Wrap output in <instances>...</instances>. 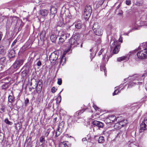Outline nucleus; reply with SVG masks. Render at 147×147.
Listing matches in <instances>:
<instances>
[{
	"label": "nucleus",
	"instance_id": "1",
	"mask_svg": "<svg viewBox=\"0 0 147 147\" xmlns=\"http://www.w3.org/2000/svg\"><path fill=\"white\" fill-rule=\"evenodd\" d=\"M140 50L137 54L138 58L140 59H144L147 57V42L140 45L138 47Z\"/></svg>",
	"mask_w": 147,
	"mask_h": 147
},
{
	"label": "nucleus",
	"instance_id": "2",
	"mask_svg": "<svg viewBox=\"0 0 147 147\" xmlns=\"http://www.w3.org/2000/svg\"><path fill=\"white\" fill-rule=\"evenodd\" d=\"M80 36L79 34H77L73 36L70 38L69 43L71 47H76L79 44L80 42Z\"/></svg>",
	"mask_w": 147,
	"mask_h": 147
},
{
	"label": "nucleus",
	"instance_id": "3",
	"mask_svg": "<svg viewBox=\"0 0 147 147\" xmlns=\"http://www.w3.org/2000/svg\"><path fill=\"white\" fill-rule=\"evenodd\" d=\"M83 111L82 110L78 111L75 113L74 117H73L69 118L67 122L68 125H71L72 124V123H71V122L72 121V119H73V118L74 121H75L77 122H79L78 121L77 119L80 118V117L78 116L82 113H83Z\"/></svg>",
	"mask_w": 147,
	"mask_h": 147
},
{
	"label": "nucleus",
	"instance_id": "4",
	"mask_svg": "<svg viewBox=\"0 0 147 147\" xmlns=\"http://www.w3.org/2000/svg\"><path fill=\"white\" fill-rule=\"evenodd\" d=\"M92 13V9L91 6L89 5H87L85 7L84 16L85 20H87L90 16Z\"/></svg>",
	"mask_w": 147,
	"mask_h": 147
},
{
	"label": "nucleus",
	"instance_id": "5",
	"mask_svg": "<svg viewBox=\"0 0 147 147\" xmlns=\"http://www.w3.org/2000/svg\"><path fill=\"white\" fill-rule=\"evenodd\" d=\"M147 74H144L142 76H140L139 75H135L133 76L128 78L129 79L131 80V81H135L136 80L137 81H142L143 80L145 77L146 76Z\"/></svg>",
	"mask_w": 147,
	"mask_h": 147
},
{
	"label": "nucleus",
	"instance_id": "6",
	"mask_svg": "<svg viewBox=\"0 0 147 147\" xmlns=\"http://www.w3.org/2000/svg\"><path fill=\"white\" fill-rule=\"evenodd\" d=\"M24 63V60L22 59H17L12 65V66L15 69H18L22 66Z\"/></svg>",
	"mask_w": 147,
	"mask_h": 147
},
{
	"label": "nucleus",
	"instance_id": "7",
	"mask_svg": "<svg viewBox=\"0 0 147 147\" xmlns=\"http://www.w3.org/2000/svg\"><path fill=\"white\" fill-rule=\"evenodd\" d=\"M58 57L57 52L54 51L49 56V59L51 63H54L57 60Z\"/></svg>",
	"mask_w": 147,
	"mask_h": 147
},
{
	"label": "nucleus",
	"instance_id": "8",
	"mask_svg": "<svg viewBox=\"0 0 147 147\" xmlns=\"http://www.w3.org/2000/svg\"><path fill=\"white\" fill-rule=\"evenodd\" d=\"M147 129V117H145L140 126V132Z\"/></svg>",
	"mask_w": 147,
	"mask_h": 147
},
{
	"label": "nucleus",
	"instance_id": "9",
	"mask_svg": "<svg viewBox=\"0 0 147 147\" xmlns=\"http://www.w3.org/2000/svg\"><path fill=\"white\" fill-rule=\"evenodd\" d=\"M69 36V34L63 32L61 34L60 37L59 39V42L61 43L63 42Z\"/></svg>",
	"mask_w": 147,
	"mask_h": 147
},
{
	"label": "nucleus",
	"instance_id": "10",
	"mask_svg": "<svg viewBox=\"0 0 147 147\" xmlns=\"http://www.w3.org/2000/svg\"><path fill=\"white\" fill-rule=\"evenodd\" d=\"M115 119L116 117L114 115H110L106 117L105 121L107 123H112Z\"/></svg>",
	"mask_w": 147,
	"mask_h": 147
},
{
	"label": "nucleus",
	"instance_id": "11",
	"mask_svg": "<svg viewBox=\"0 0 147 147\" xmlns=\"http://www.w3.org/2000/svg\"><path fill=\"white\" fill-rule=\"evenodd\" d=\"M91 123L92 125L98 127L102 128L104 126V124L102 122L96 120L92 121Z\"/></svg>",
	"mask_w": 147,
	"mask_h": 147
},
{
	"label": "nucleus",
	"instance_id": "12",
	"mask_svg": "<svg viewBox=\"0 0 147 147\" xmlns=\"http://www.w3.org/2000/svg\"><path fill=\"white\" fill-rule=\"evenodd\" d=\"M75 27L78 29L82 28L83 26V24L81 21L77 20L74 23Z\"/></svg>",
	"mask_w": 147,
	"mask_h": 147
},
{
	"label": "nucleus",
	"instance_id": "13",
	"mask_svg": "<svg viewBox=\"0 0 147 147\" xmlns=\"http://www.w3.org/2000/svg\"><path fill=\"white\" fill-rule=\"evenodd\" d=\"M123 121H121L117 123H116L114 126V128L115 129H120L123 126Z\"/></svg>",
	"mask_w": 147,
	"mask_h": 147
},
{
	"label": "nucleus",
	"instance_id": "14",
	"mask_svg": "<svg viewBox=\"0 0 147 147\" xmlns=\"http://www.w3.org/2000/svg\"><path fill=\"white\" fill-rule=\"evenodd\" d=\"M129 55H127L123 56L122 57H119L117 59V61H118L120 62L123 61H127L129 59Z\"/></svg>",
	"mask_w": 147,
	"mask_h": 147
},
{
	"label": "nucleus",
	"instance_id": "15",
	"mask_svg": "<svg viewBox=\"0 0 147 147\" xmlns=\"http://www.w3.org/2000/svg\"><path fill=\"white\" fill-rule=\"evenodd\" d=\"M14 96L13 93L12 91H11L10 95H9L8 97V102L12 103L14 101Z\"/></svg>",
	"mask_w": 147,
	"mask_h": 147
},
{
	"label": "nucleus",
	"instance_id": "16",
	"mask_svg": "<svg viewBox=\"0 0 147 147\" xmlns=\"http://www.w3.org/2000/svg\"><path fill=\"white\" fill-rule=\"evenodd\" d=\"M15 51L13 49L9 50L8 56L10 58L13 57L15 56Z\"/></svg>",
	"mask_w": 147,
	"mask_h": 147
},
{
	"label": "nucleus",
	"instance_id": "17",
	"mask_svg": "<svg viewBox=\"0 0 147 147\" xmlns=\"http://www.w3.org/2000/svg\"><path fill=\"white\" fill-rule=\"evenodd\" d=\"M49 12L48 10L42 9L40 11V14L43 16H46Z\"/></svg>",
	"mask_w": 147,
	"mask_h": 147
},
{
	"label": "nucleus",
	"instance_id": "18",
	"mask_svg": "<svg viewBox=\"0 0 147 147\" xmlns=\"http://www.w3.org/2000/svg\"><path fill=\"white\" fill-rule=\"evenodd\" d=\"M99 27L98 23H94L92 27V30L94 32H95L96 31V30H98Z\"/></svg>",
	"mask_w": 147,
	"mask_h": 147
},
{
	"label": "nucleus",
	"instance_id": "19",
	"mask_svg": "<svg viewBox=\"0 0 147 147\" xmlns=\"http://www.w3.org/2000/svg\"><path fill=\"white\" fill-rule=\"evenodd\" d=\"M50 11L51 13L52 14H55L57 12L56 8L55 7H53V6H51Z\"/></svg>",
	"mask_w": 147,
	"mask_h": 147
},
{
	"label": "nucleus",
	"instance_id": "20",
	"mask_svg": "<svg viewBox=\"0 0 147 147\" xmlns=\"http://www.w3.org/2000/svg\"><path fill=\"white\" fill-rule=\"evenodd\" d=\"M94 32L96 35L100 36L102 34L103 31L101 29L99 28L98 30H96V31Z\"/></svg>",
	"mask_w": 147,
	"mask_h": 147
},
{
	"label": "nucleus",
	"instance_id": "21",
	"mask_svg": "<svg viewBox=\"0 0 147 147\" xmlns=\"http://www.w3.org/2000/svg\"><path fill=\"white\" fill-rule=\"evenodd\" d=\"M122 84H121L119 86V87H117L115 88L116 89L115 90L114 92L113 93V96H114L115 95L117 94L119 92V90H118L119 89V88H121L122 86Z\"/></svg>",
	"mask_w": 147,
	"mask_h": 147
},
{
	"label": "nucleus",
	"instance_id": "22",
	"mask_svg": "<svg viewBox=\"0 0 147 147\" xmlns=\"http://www.w3.org/2000/svg\"><path fill=\"white\" fill-rule=\"evenodd\" d=\"M59 65H63V63H64L65 61V57L63 56L61 58L59 59Z\"/></svg>",
	"mask_w": 147,
	"mask_h": 147
},
{
	"label": "nucleus",
	"instance_id": "23",
	"mask_svg": "<svg viewBox=\"0 0 147 147\" xmlns=\"http://www.w3.org/2000/svg\"><path fill=\"white\" fill-rule=\"evenodd\" d=\"M120 48V47L119 45L116 46L113 51L114 53L115 54L118 53L119 51Z\"/></svg>",
	"mask_w": 147,
	"mask_h": 147
},
{
	"label": "nucleus",
	"instance_id": "24",
	"mask_svg": "<svg viewBox=\"0 0 147 147\" xmlns=\"http://www.w3.org/2000/svg\"><path fill=\"white\" fill-rule=\"evenodd\" d=\"M62 90H62L60 92H59V93L58 94V97L57 99L56 102L58 103V104L59 103L61 102V95H60V94Z\"/></svg>",
	"mask_w": 147,
	"mask_h": 147
},
{
	"label": "nucleus",
	"instance_id": "25",
	"mask_svg": "<svg viewBox=\"0 0 147 147\" xmlns=\"http://www.w3.org/2000/svg\"><path fill=\"white\" fill-rule=\"evenodd\" d=\"M50 38L52 42H54L56 39L57 37L55 35L52 34Z\"/></svg>",
	"mask_w": 147,
	"mask_h": 147
},
{
	"label": "nucleus",
	"instance_id": "26",
	"mask_svg": "<svg viewBox=\"0 0 147 147\" xmlns=\"http://www.w3.org/2000/svg\"><path fill=\"white\" fill-rule=\"evenodd\" d=\"M6 61V58L5 57L1 58L0 59V64L2 65H4Z\"/></svg>",
	"mask_w": 147,
	"mask_h": 147
},
{
	"label": "nucleus",
	"instance_id": "27",
	"mask_svg": "<svg viewBox=\"0 0 147 147\" xmlns=\"http://www.w3.org/2000/svg\"><path fill=\"white\" fill-rule=\"evenodd\" d=\"M9 85L8 84L5 83L2 85L1 88L2 89L5 90L8 88Z\"/></svg>",
	"mask_w": 147,
	"mask_h": 147
},
{
	"label": "nucleus",
	"instance_id": "28",
	"mask_svg": "<svg viewBox=\"0 0 147 147\" xmlns=\"http://www.w3.org/2000/svg\"><path fill=\"white\" fill-rule=\"evenodd\" d=\"M104 141V139L103 137L101 136L99 137L98 140V142L99 143H102Z\"/></svg>",
	"mask_w": 147,
	"mask_h": 147
},
{
	"label": "nucleus",
	"instance_id": "29",
	"mask_svg": "<svg viewBox=\"0 0 147 147\" xmlns=\"http://www.w3.org/2000/svg\"><path fill=\"white\" fill-rule=\"evenodd\" d=\"M100 69L101 71H104L105 73V74L106 75V73L107 71L105 67L103 65H101L100 66Z\"/></svg>",
	"mask_w": 147,
	"mask_h": 147
},
{
	"label": "nucleus",
	"instance_id": "30",
	"mask_svg": "<svg viewBox=\"0 0 147 147\" xmlns=\"http://www.w3.org/2000/svg\"><path fill=\"white\" fill-rule=\"evenodd\" d=\"M40 142L42 143V145L45 143V140L44 136H41L40 138Z\"/></svg>",
	"mask_w": 147,
	"mask_h": 147
},
{
	"label": "nucleus",
	"instance_id": "31",
	"mask_svg": "<svg viewBox=\"0 0 147 147\" xmlns=\"http://www.w3.org/2000/svg\"><path fill=\"white\" fill-rule=\"evenodd\" d=\"M64 125V122L63 121H62L59 123V127L61 129H62L63 128Z\"/></svg>",
	"mask_w": 147,
	"mask_h": 147
},
{
	"label": "nucleus",
	"instance_id": "32",
	"mask_svg": "<svg viewBox=\"0 0 147 147\" xmlns=\"http://www.w3.org/2000/svg\"><path fill=\"white\" fill-rule=\"evenodd\" d=\"M136 84V82H130L128 85V88H131Z\"/></svg>",
	"mask_w": 147,
	"mask_h": 147
},
{
	"label": "nucleus",
	"instance_id": "33",
	"mask_svg": "<svg viewBox=\"0 0 147 147\" xmlns=\"http://www.w3.org/2000/svg\"><path fill=\"white\" fill-rule=\"evenodd\" d=\"M132 26L134 28L133 30H136L138 29V25L136 23H133Z\"/></svg>",
	"mask_w": 147,
	"mask_h": 147
},
{
	"label": "nucleus",
	"instance_id": "34",
	"mask_svg": "<svg viewBox=\"0 0 147 147\" xmlns=\"http://www.w3.org/2000/svg\"><path fill=\"white\" fill-rule=\"evenodd\" d=\"M60 129L58 126V128L57 129L55 133V136L56 137L58 136L60 134V132L59 131V129Z\"/></svg>",
	"mask_w": 147,
	"mask_h": 147
},
{
	"label": "nucleus",
	"instance_id": "35",
	"mask_svg": "<svg viewBox=\"0 0 147 147\" xmlns=\"http://www.w3.org/2000/svg\"><path fill=\"white\" fill-rule=\"evenodd\" d=\"M5 122L6 123L9 125H11L12 124V122L9 121L7 118L5 119Z\"/></svg>",
	"mask_w": 147,
	"mask_h": 147
},
{
	"label": "nucleus",
	"instance_id": "36",
	"mask_svg": "<svg viewBox=\"0 0 147 147\" xmlns=\"http://www.w3.org/2000/svg\"><path fill=\"white\" fill-rule=\"evenodd\" d=\"M141 26H145L146 27H147V22H142L141 23Z\"/></svg>",
	"mask_w": 147,
	"mask_h": 147
},
{
	"label": "nucleus",
	"instance_id": "37",
	"mask_svg": "<svg viewBox=\"0 0 147 147\" xmlns=\"http://www.w3.org/2000/svg\"><path fill=\"white\" fill-rule=\"evenodd\" d=\"M45 31H42L41 32L40 36L41 37H44L45 36Z\"/></svg>",
	"mask_w": 147,
	"mask_h": 147
},
{
	"label": "nucleus",
	"instance_id": "38",
	"mask_svg": "<svg viewBox=\"0 0 147 147\" xmlns=\"http://www.w3.org/2000/svg\"><path fill=\"white\" fill-rule=\"evenodd\" d=\"M60 145L62 146V147H68L67 144L64 142L60 144Z\"/></svg>",
	"mask_w": 147,
	"mask_h": 147
},
{
	"label": "nucleus",
	"instance_id": "39",
	"mask_svg": "<svg viewBox=\"0 0 147 147\" xmlns=\"http://www.w3.org/2000/svg\"><path fill=\"white\" fill-rule=\"evenodd\" d=\"M121 5V3H120L118 5V6L117 7H116V10H115V13H117V12H118V10H119V7H120V5Z\"/></svg>",
	"mask_w": 147,
	"mask_h": 147
},
{
	"label": "nucleus",
	"instance_id": "40",
	"mask_svg": "<svg viewBox=\"0 0 147 147\" xmlns=\"http://www.w3.org/2000/svg\"><path fill=\"white\" fill-rule=\"evenodd\" d=\"M57 84L59 85H61L62 84V80L61 79H58L57 81Z\"/></svg>",
	"mask_w": 147,
	"mask_h": 147
},
{
	"label": "nucleus",
	"instance_id": "41",
	"mask_svg": "<svg viewBox=\"0 0 147 147\" xmlns=\"http://www.w3.org/2000/svg\"><path fill=\"white\" fill-rule=\"evenodd\" d=\"M17 42V40L16 39L15 40H14V41L13 42L11 45V46L12 47H13V46H14L15 45L16 43Z\"/></svg>",
	"mask_w": 147,
	"mask_h": 147
},
{
	"label": "nucleus",
	"instance_id": "42",
	"mask_svg": "<svg viewBox=\"0 0 147 147\" xmlns=\"http://www.w3.org/2000/svg\"><path fill=\"white\" fill-rule=\"evenodd\" d=\"M116 43V42H115V41H111L110 42L111 47H112V46H111V44H112V45H113V46H114V45H115V44Z\"/></svg>",
	"mask_w": 147,
	"mask_h": 147
},
{
	"label": "nucleus",
	"instance_id": "43",
	"mask_svg": "<svg viewBox=\"0 0 147 147\" xmlns=\"http://www.w3.org/2000/svg\"><path fill=\"white\" fill-rule=\"evenodd\" d=\"M125 3L128 5H129L131 4V1L130 0H126L125 1Z\"/></svg>",
	"mask_w": 147,
	"mask_h": 147
},
{
	"label": "nucleus",
	"instance_id": "44",
	"mask_svg": "<svg viewBox=\"0 0 147 147\" xmlns=\"http://www.w3.org/2000/svg\"><path fill=\"white\" fill-rule=\"evenodd\" d=\"M36 65L38 66H41L42 65L41 62L40 61H38L36 63Z\"/></svg>",
	"mask_w": 147,
	"mask_h": 147
},
{
	"label": "nucleus",
	"instance_id": "45",
	"mask_svg": "<svg viewBox=\"0 0 147 147\" xmlns=\"http://www.w3.org/2000/svg\"><path fill=\"white\" fill-rule=\"evenodd\" d=\"M29 102V100L28 98H26L25 101V104L26 106H27V104Z\"/></svg>",
	"mask_w": 147,
	"mask_h": 147
},
{
	"label": "nucleus",
	"instance_id": "46",
	"mask_svg": "<svg viewBox=\"0 0 147 147\" xmlns=\"http://www.w3.org/2000/svg\"><path fill=\"white\" fill-rule=\"evenodd\" d=\"M49 131L48 130L46 132L45 134V136L46 137H47L49 134Z\"/></svg>",
	"mask_w": 147,
	"mask_h": 147
},
{
	"label": "nucleus",
	"instance_id": "47",
	"mask_svg": "<svg viewBox=\"0 0 147 147\" xmlns=\"http://www.w3.org/2000/svg\"><path fill=\"white\" fill-rule=\"evenodd\" d=\"M51 90L52 92L53 93H54L56 92L54 87H53L52 88Z\"/></svg>",
	"mask_w": 147,
	"mask_h": 147
},
{
	"label": "nucleus",
	"instance_id": "48",
	"mask_svg": "<svg viewBox=\"0 0 147 147\" xmlns=\"http://www.w3.org/2000/svg\"><path fill=\"white\" fill-rule=\"evenodd\" d=\"M35 84L36 85L35 86V88H36L38 86V85L39 86H40L41 87V88H42V85L40 84H38L37 82H36V83Z\"/></svg>",
	"mask_w": 147,
	"mask_h": 147
},
{
	"label": "nucleus",
	"instance_id": "49",
	"mask_svg": "<svg viewBox=\"0 0 147 147\" xmlns=\"http://www.w3.org/2000/svg\"><path fill=\"white\" fill-rule=\"evenodd\" d=\"M103 51V49H101L100 51L98 53V56L100 55L102 53V52Z\"/></svg>",
	"mask_w": 147,
	"mask_h": 147
},
{
	"label": "nucleus",
	"instance_id": "50",
	"mask_svg": "<svg viewBox=\"0 0 147 147\" xmlns=\"http://www.w3.org/2000/svg\"><path fill=\"white\" fill-rule=\"evenodd\" d=\"M93 107L96 110H98V107L94 105H93Z\"/></svg>",
	"mask_w": 147,
	"mask_h": 147
},
{
	"label": "nucleus",
	"instance_id": "51",
	"mask_svg": "<svg viewBox=\"0 0 147 147\" xmlns=\"http://www.w3.org/2000/svg\"><path fill=\"white\" fill-rule=\"evenodd\" d=\"M5 109V108L4 107H2L1 108V110L3 112H4Z\"/></svg>",
	"mask_w": 147,
	"mask_h": 147
},
{
	"label": "nucleus",
	"instance_id": "52",
	"mask_svg": "<svg viewBox=\"0 0 147 147\" xmlns=\"http://www.w3.org/2000/svg\"><path fill=\"white\" fill-rule=\"evenodd\" d=\"M96 53L95 54H94V55L93 56V57H92V54H90V58H91V60H92V59H93L94 57H95L96 54Z\"/></svg>",
	"mask_w": 147,
	"mask_h": 147
},
{
	"label": "nucleus",
	"instance_id": "53",
	"mask_svg": "<svg viewBox=\"0 0 147 147\" xmlns=\"http://www.w3.org/2000/svg\"><path fill=\"white\" fill-rule=\"evenodd\" d=\"M122 14H123V12H122V11L121 10V12L119 13H117V14L119 16H122Z\"/></svg>",
	"mask_w": 147,
	"mask_h": 147
},
{
	"label": "nucleus",
	"instance_id": "54",
	"mask_svg": "<svg viewBox=\"0 0 147 147\" xmlns=\"http://www.w3.org/2000/svg\"><path fill=\"white\" fill-rule=\"evenodd\" d=\"M97 40L98 41H97V42L98 44H99L101 42V40L99 38H98Z\"/></svg>",
	"mask_w": 147,
	"mask_h": 147
},
{
	"label": "nucleus",
	"instance_id": "55",
	"mask_svg": "<svg viewBox=\"0 0 147 147\" xmlns=\"http://www.w3.org/2000/svg\"><path fill=\"white\" fill-rule=\"evenodd\" d=\"M4 66V65H2L1 64H0V68H1V70L2 69Z\"/></svg>",
	"mask_w": 147,
	"mask_h": 147
},
{
	"label": "nucleus",
	"instance_id": "56",
	"mask_svg": "<svg viewBox=\"0 0 147 147\" xmlns=\"http://www.w3.org/2000/svg\"><path fill=\"white\" fill-rule=\"evenodd\" d=\"M2 36V34L1 32L0 31V41L1 40Z\"/></svg>",
	"mask_w": 147,
	"mask_h": 147
},
{
	"label": "nucleus",
	"instance_id": "57",
	"mask_svg": "<svg viewBox=\"0 0 147 147\" xmlns=\"http://www.w3.org/2000/svg\"><path fill=\"white\" fill-rule=\"evenodd\" d=\"M119 41L122 42V38H121V37L120 36V38L119 39Z\"/></svg>",
	"mask_w": 147,
	"mask_h": 147
},
{
	"label": "nucleus",
	"instance_id": "58",
	"mask_svg": "<svg viewBox=\"0 0 147 147\" xmlns=\"http://www.w3.org/2000/svg\"><path fill=\"white\" fill-rule=\"evenodd\" d=\"M142 82H137V83H138L137 84L138 85H140L142 84Z\"/></svg>",
	"mask_w": 147,
	"mask_h": 147
},
{
	"label": "nucleus",
	"instance_id": "59",
	"mask_svg": "<svg viewBox=\"0 0 147 147\" xmlns=\"http://www.w3.org/2000/svg\"><path fill=\"white\" fill-rule=\"evenodd\" d=\"M86 140V138H83L82 139V141H85Z\"/></svg>",
	"mask_w": 147,
	"mask_h": 147
},
{
	"label": "nucleus",
	"instance_id": "60",
	"mask_svg": "<svg viewBox=\"0 0 147 147\" xmlns=\"http://www.w3.org/2000/svg\"><path fill=\"white\" fill-rule=\"evenodd\" d=\"M145 88L146 90L147 91V83L146 84Z\"/></svg>",
	"mask_w": 147,
	"mask_h": 147
},
{
	"label": "nucleus",
	"instance_id": "61",
	"mask_svg": "<svg viewBox=\"0 0 147 147\" xmlns=\"http://www.w3.org/2000/svg\"><path fill=\"white\" fill-rule=\"evenodd\" d=\"M123 35H128V33H124Z\"/></svg>",
	"mask_w": 147,
	"mask_h": 147
},
{
	"label": "nucleus",
	"instance_id": "62",
	"mask_svg": "<svg viewBox=\"0 0 147 147\" xmlns=\"http://www.w3.org/2000/svg\"><path fill=\"white\" fill-rule=\"evenodd\" d=\"M134 106L136 108V109H138V107L137 106V105H134V106Z\"/></svg>",
	"mask_w": 147,
	"mask_h": 147
},
{
	"label": "nucleus",
	"instance_id": "63",
	"mask_svg": "<svg viewBox=\"0 0 147 147\" xmlns=\"http://www.w3.org/2000/svg\"><path fill=\"white\" fill-rule=\"evenodd\" d=\"M111 27H112V26H111V25H109L108 26V27H109L111 28Z\"/></svg>",
	"mask_w": 147,
	"mask_h": 147
},
{
	"label": "nucleus",
	"instance_id": "64",
	"mask_svg": "<svg viewBox=\"0 0 147 147\" xmlns=\"http://www.w3.org/2000/svg\"><path fill=\"white\" fill-rule=\"evenodd\" d=\"M101 2H102V4H101V5H102L103 3L104 2V1H103V0H101Z\"/></svg>",
	"mask_w": 147,
	"mask_h": 147
}]
</instances>
